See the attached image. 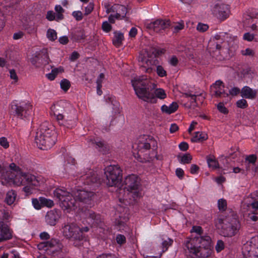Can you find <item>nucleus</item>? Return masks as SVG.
<instances>
[{
    "label": "nucleus",
    "instance_id": "5",
    "mask_svg": "<svg viewBox=\"0 0 258 258\" xmlns=\"http://www.w3.org/2000/svg\"><path fill=\"white\" fill-rule=\"evenodd\" d=\"M139 60L143 71L146 73H153L156 67V73L159 77H164L167 76V73L164 68L159 65L157 60L150 55L147 51H142L139 55Z\"/></svg>",
    "mask_w": 258,
    "mask_h": 258
},
{
    "label": "nucleus",
    "instance_id": "58",
    "mask_svg": "<svg viewBox=\"0 0 258 258\" xmlns=\"http://www.w3.org/2000/svg\"><path fill=\"white\" fill-rule=\"evenodd\" d=\"M254 38V35L250 33H246L243 35V39L248 41H251Z\"/></svg>",
    "mask_w": 258,
    "mask_h": 258
},
{
    "label": "nucleus",
    "instance_id": "57",
    "mask_svg": "<svg viewBox=\"0 0 258 258\" xmlns=\"http://www.w3.org/2000/svg\"><path fill=\"white\" fill-rule=\"evenodd\" d=\"M241 53L243 55L252 56L254 54V51L252 49L248 48L245 50H242Z\"/></svg>",
    "mask_w": 258,
    "mask_h": 258
},
{
    "label": "nucleus",
    "instance_id": "61",
    "mask_svg": "<svg viewBox=\"0 0 258 258\" xmlns=\"http://www.w3.org/2000/svg\"><path fill=\"white\" fill-rule=\"evenodd\" d=\"M179 148L180 150L185 151L188 148V145L187 143L183 142L179 145Z\"/></svg>",
    "mask_w": 258,
    "mask_h": 258
},
{
    "label": "nucleus",
    "instance_id": "13",
    "mask_svg": "<svg viewBox=\"0 0 258 258\" xmlns=\"http://www.w3.org/2000/svg\"><path fill=\"white\" fill-rule=\"evenodd\" d=\"M257 238H251L243 246L242 253L243 258H258Z\"/></svg>",
    "mask_w": 258,
    "mask_h": 258
},
{
    "label": "nucleus",
    "instance_id": "19",
    "mask_svg": "<svg viewBox=\"0 0 258 258\" xmlns=\"http://www.w3.org/2000/svg\"><path fill=\"white\" fill-rule=\"evenodd\" d=\"M211 93L212 96L216 97H227L228 94L225 92L223 83L220 81H216L210 88Z\"/></svg>",
    "mask_w": 258,
    "mask_h": 258
},
{
    "label": "nucleus",
    "instance_id": "50",
    "mask_svg": "<svg viewBox=\"0 0 258 258\" xmlns=\"http://www.w3.org/2000/svg\"><path fill=\"white\" fill-rule=\"evenodd\" d=\"M208 28V25L203 23H199L197 27V29L201 32H204L207 31Z\"/></svg>",
    "mask_w": 258,
    "mask_h": 258
},
{
    "label": "nucleus",
    "instance_id": "3",
    "mask_svg": "<svg viewBox=\"0 0 258 258\" xmlns=\"http://www.w3.org/2000/svg\"><path fill=\"white\" fill-rule=\"evenodd\" d=\"M132 84L137 96L145 101L156 103V98L164 100L167 97V94L162 88L155 89L153 94L147 91V89L150 88H155L156 84L151 82L147 76L136 77L132 80Z\"/></svg>",
    "mask_w": 258,
    "mask_h": 258
},
{
    "label": "nucleus",
    "instance_id": "8",
    "mask_svg": "<svg viewBox=\"0 0 258 258\" xmlns=\"http://www.w3.org/2000/svg\"><path fill=\"white\" fill-rule=\"evenodd\" d=\"M89 231L87 227L80 228L78 226L72 224L67 225L63 227V235L69 238H72L75 241L74 244L75 246H79L78 241H81L84 238V232Z\"/></svg>",
    "mask_w": 258,
    "mask_h": 258
},
{
    "label": "nucleus",
    "instance_id": "41",
    "mask_svg": "<svg viewBox=\"0 0 258 258\" xmlns=\"http://www.w3.org/2000/svg\"><path fill=\"white\" fill-rule=\"evenodd\" d=\"M191 159L192 157L189 154H185L181 157L180 162L183 164H188Z\"/></svg>",
    "mask_w": 258,
    "mask_h": 258
},
{
    "label": "nucleus",
    "instance_id": "16",
    "mask_svg": "<svg viewBox=\"0 0 258 258\" xmlns=\"http://www.w3.org/2000/svg\"><path fill=\"white\" fill-rule=\"evenodd\" d=\"M70 106L69 104L63 101H60L53 104L50 107L51 113L56 117L57 119L63 118V114L67 113V109Z\"/></svg>",
    "mask_w": 258,
    "mask_h": 258
},
{
    "label": "nucleus",
    "instance_id": "46",
    "mask_svg": "<svg viewBox=\"0 0 258 258\" xmlns=\"http://www.w3.org/2000/svg\"><path fill=\"white\" fill-rule=\"evenodd\" d=\"M236 105L238 108H245L247 107L248 104L246 100L241 99L236 102Z\"/></svg>",
    "mask_w": 258,
    "mask_h": 258
},
{
    "label": "nucleus",
    "instance_id": "42",
    "mask_svg": "<svg viewBox=\"0 0 258 258\" xmlns=\"http://www.w3.org/2000/svg\"><path fill=\"white\" fill-rule=\"evenodd\" d=\"M217 108L218 111L224 114L228 113V109L225 107L223 102H220L217 105Z\"/></svg>",
    "mask_w": 258,
    "mask_h": 258
},
{
    "label": "nucleus",
    "instance_id": "36",
    "mask_svg": "<svg viewBox=\"0 0 258 258\" xmlns=\"http://www.w3.org/2000/svg\"><path fill=\"white\" fill-rule=\"evenodd\" d=\"M68 163L65 165L64 169L68 173H70L71 169H74L75 160L71 157H69L67 159Z\"/></svg>",
    "mask_w": 258,
    "mask_h": 258
},
{
    "label": "nucleus",
    "instance_id": "4",
    "mask_svg": "<svg viewBox=\"0 0 258 258\" xmlns=\"http://www.w3.org/2000/svg\"><path fill=\"white\" fill-rule=\"evenodd\" d=\"M35 141L38 147L41 149L51 148L56 141L54 126L47 122L42 123L36 132Z\"/></svg>",
    "mask_w": 258,
    "mask_h": 258
},
{
    "label": "nucleus",
    "instance_id": "47",
    "mask_svg": "<svg viewBox=\"0 0 258 258\" xmlns=\"http://www.w3.org/2000/svg\"><path fill=\"white\" fill-rule=\"evenodd\" d=\"M46 18L49 21H56V14L52 11H49L47 12Z\"/></svg>",
    "mask_w": 258,
    "mask_h": 258
},
{
    "label": "nucleus",
    "instance_id": "64",
    "mask_svg": "<svg viewBox=\"0 0 258 258\" xmlns=\"http://www.w3.org/2000/svg\"><path fill=\"white\" fill-rule=\"evenodd\" d=\"M63 71V69L61 67H59L57 68H54L51 70L52 72H53V73L56 76L59 74L62 73Z\"/></svg>",
    "mask_w": 258,
    "mask_h": 258
},
{
    "label": "nucleus",
    "instance_id": "11",
    "mask_svg": "<svg viewBox=\"0 0 258 258\" xmlns=\"http://www.w3.org/2000/svg\"><path fill=\"white\" fill-rule=\"evenodd\" d=\"M11 112L21 118H26L33 112L32 105L28 102L13 104L11 105Z\"/></svg>",
    "mask_w": 258,
    "mask_h": 258
},
{
    "label": "nucleus",
    "instance_id": "14",
    "mask_svg": "<svg viewBox=\"0 0 258 258\" xmlns=\"http://www.w3.org/2000/svg\"><path fill=\"white\" fill-rule=\"evenodd\" d=\"M211 11L215 17L221 21L225 20L229 17L230 15L229 6L223 3H218L212 6Z\"/></svg>",
    "mask_w": 258,
    "mask_h": 258
},
{
    "label": "nucleus",
    "instance_id": "40",
    "mask_svg": "<svg viewBox=\"0 0 258 258\" xmlns=\"http://www.w3.org/2000/svg\"><path fill=\"white\" fill-rule=\"evenodd\" d=\"M60 85L61 88L64 91H67L69 89L70 87L71 84L69 80L67 79H63L61 81L60 83Z\"/></svg>",
    "mask_w": 258,
    "mask_h": 258
},
{
    "label": "nucleus",
    "instance_id": "35",
    "mask_svg": "<svg viewBox=\"0 0 258 258\" xmlns=\"http://www.w3.org/2000/svg\"><path fill=\"white\" fill-rule=\"evenodd\" d=\"M207 163L210 168L216 169L219 167V164L217 161L213 156H209L207 158Z\"/></svg>",
    "mask_w": 258,
    "mask_h": 258
},
{
    "label": "nucleus",
    "instance_id": "9",
    "mask_svg": "<svg viewBox=\"0 0 258 258\" xmlns=\"http://www.w3.org/2000/svg\"><path fill=\"white\" fill-rule=\"evenodd\" d=\"M121 170L117 165H109L104 169L106 184L109 186H116L121 179Z\"/></svg>",
    "mask_w": 258,
    "mask_h": 258
},
{
    "label": "nucleus",
    "instance_id": "2",
    "mask_svg": "<svg viewBox=\"0 0 258 258\" xmlns=\"http://www.w3.org/2000/svg\"><path fill=\"white\" fill-rule=\"evenodd\" d=\"M190 232L197 235L186 242L185 245L189 252L194 258L209 257L212 253L211 237L208 235L201 236L203 230L199 226H193Z\"/></svg>",
    "mask_w": 258,
    "mask_h": 258
},
{
    "label": "nucleus",
    "instance_id": "21",
    "mask_svg": "<svg viewBox=\"0 0 258 258\" xmlns=\"http://www.w3.org/2000/svg\"><path fill=\"white\" fill-rule=\"evenodd\" d=\"M59 123L67 128H72L76 124V119L75 115H69L68 113H65L63 114V118L58 120Z\"/></svg>",
    "mask_w": 258,
    "mask_h": 258
},
{
    "label": "nucleus",
    "instance_id": "43",
    "mask_svg": "<svg viewBox=\"0 0 258 258\" xmlns=\"http://www.w3.org/2000/svg\"><path fill=\"white\" fill-rule=\"evenodd\" d=\"M228 94V97L229 96H235L239 94V93L241 94V90L240 89L236 87H233L231 88L229 90V93H227Z\"/></svg>",
    "mask_w": 258,
    "mask_h": 258
},
{
    "label": "nucleus",
    "instance_id": "55",
    "mask_svg": "<svg viewBox=\"0 0 258 258\" xmlns=\"http://www.w3.org/2000/svg\"><path fill=\"white\" fill-rule=\"evenodd\" d=\"M30 61L33 65H36L37 67H39V64L41 63V62L40 61L39 57H38L36 55L33 56L30 59Z\"/></svg>",
    "mask_w": 258,
    "mask_h": 258
},
{
    "label": "nucleus",
    "instance_id": "62",
    "mask_svg": "<svg viewBox=\"0 0 258 258\" xmlns=\"http://www.w3.org/2000/svg\"><path fill=\"white\" fill-rule=\"evenodd\" d=\"M176 176L180 179H182L184 175V171L180 168L176 169Z\"/></svg>",
    "mask_w": 258,
    "mask_h": 258
},
{
    "label": "nucleus",
    "instance_id": "1",
    "mask_svg": "<svg viewBox=\"0 0 258 258\" xmlns=\"http://www.w3.org/2000/svg\"><path fill=\"white\" fill-rule=\"evenodd\" d=\"M9 168L10 172H8L7 175H3L2 183L21 186L26 181L28 185L23 187V190L26 193H30L33 188L40 186L45 181V179L41 176H36L23 172L14 163L10 164Z\"/></svg>",
    "mask_w": 258,
    "mask_h": 258
},
{
    "label": "nucleus",
    "instance_id": "31",
    "mask_svg": "<svg viewBox=\"0 0 258 258\" xmlns=\"http://www.w3.org/2000/svg\"><path fill=\"white\" fill-rule=\"evenodd\" d=\"M208 136L207 134L204 132H197L195 133V135L191 139L192 142H200L206 141L208 139Z\"/></svg>",
    "mask_w": 258,
    "mask_h": 258
},
{
    "label": "nucleus",
    "instance_id": "48",
    "mask_svg": "<svg viewBox=\"0 0 258 258\" xmlns=\"http://www.w3.org/2000/svg\"><path fill=\"white\" fill-rule=\"evenodd\" d=\"M0 145L4 149H8L9 147V142L6 137L0 138Z\"/></svg>",
    "mask_w": 258,
    "mask_h": 258
},
{
    "label": "nucleus",
    "instance_id": "26",
    "mask_svg": "<svg viewBox=\"0 0 258 258\" xmlns=\"http://www.w3.org/2000/svg\"><path fill=\"white\" fill-rule=\"evenodd\" d=\"M257 91L248 86H244L241 90V96L243 98L248 99H254L256 98Z\"/></svg>",
    "mask_w": 258,
    "mask_h": 258
},
{
    "label": "nucleus",
    "instance_id": "27",
    "mask_svg": "<svg viewBox=\"0 0 258 258\" xmlns=\"http://www.w3.org/2000/svg\"><path fill=\"white\" fill-rule=\"evenodd\" d=\"M17 200V194L15 190L11 189L6 192L4 201L8 205L14 204Z\"/></svg>",
    "mask_w": 258,
    "mask_h": 258
},
{
    "label": "nucleus",
    "instance_id": "25",
    "mask_svg": "<svg viewBox=\"0 0 258 258\" xmlns=\"http://www.w3.org/2000/svg\"><path fill=\"white\" fill-rule=\"evenodd\" d=\"M75 198L81 201L87 202V201L91 199L94 196V194L92 191H88L84 190H78L74 192Z\"/></svg>",
    "mask_w": 258,
    "mask_h": 258
},
{
    "label": "nucleus",
    "instance_id": "28",
    "mask_svg": "<svg viewBox=\"0 0 258 258\" xmlns=\"http://www.w3.org/2000/svg\"><path fill=\"white\" fill-rule=\"evenodd\" d=\"M178 108V105L176 102H173L169 105L165 104L161 107V110L163 113L170 114L175 112Z\"/></svg>",
    "mask_w": 258,
    "mask_h": 258
},
{
    "label": "nucleus",
    "instance_id": "52",
    "mask_svg": "<svg viewBox=\"0 0 258 258\" xmlns=\"http://www.w3.org/2000/svg\"><path fill=\"white\" fill-rule=\"evenodd\" d=\"M116 240L118 244L121 245L125 243L126 238L124 235L118 234L116 237Z\"/></svg>",
    "mask_w": 258,
    "mask_h": 258
},
{
    "label": "nucleus",
    "instance_id": "33",
    "mask_svg": "<svg viewBox=\"0 0 258 258\" xmlns=\"http://www.w3.org/2000/svg\"><path fill=\"white\" fill-rule=\"evenodd\" d=\"M56 16V21H58L63 19L64 9L60 5H56L54 8Z\"/></svg>",
    "mask_w": 258,
    "mask_h": 258
},
{
    "label": "nucleus",
    "instance_id": "56",
    "mask_svg": "<svg viewBox=\"0 0 258 258\" xmlns=\"http://www.w3.org/2000/svg\"><path fill=\"white\" fill-rule=\"evenodd\" d=\"M72 15L77 21H80L83 19V15L81 11H74L73 12Z\"/></svg>",
    "mask_w": 258,
    "mask_h": 258
},
{
    "label": "nucleus",
    "instance_id": "60",
    "mask_svg": "<svg viewBox=\"0 0 258 258\" xmlns=\"http://www.w3.org/2000/svg\"><path fill=\"white\" fill-rule=\"evenodd\" d=\"M174 29L175 31H178L180 30H182L184 27V25L183 22H179L177 24H175L174 26Z\"/></svg>",
    "mask_w": 258,
    "mask_h": 258
},
{
    "label": "nucleus",
    "instance_id": "34",
    "mask_svg": "<svg viewBox=\"0 0 258 258\" xmlns=\"http://www.w3.org/2000/svg\"><path fill=\"white\" fill-rule=\"evenodd\" d=\"M86 218L87 219V222L89 224H94L97 216L91 211H87L85 213Z\"/></svg>",
    "mask_w": 258,
    "mask_h": 258
},
{
    "label": "nucleus",
    "instance_id": "45",
    "mask_svg": "<svg viewBox=\"0 0 258 258\" xmlns=\"http://www.w3.org/2000/svg\"><path fill=\"white\" fill-rule=\"evenodd\" d=\"M40 203V197H39L38 199H33L32 200V205L34 208L36 210H40L42 208Z\"/></svg>",
    "mask_w": 258,
    "mask_h": 258
},
{
    "label": "nucleus",
    "instance_id": "17",
    "mask_svg": "<svg viewBox=\"0 0 258 258\" xmlns=\"http://www.w3.org/2000/svg\"><path fill=\"white\" fill-rule=\"evenodd\" d=\"M39 250L46 251L48 254H52L60 249L61 246L58 242L55 239L50 241L42 242L38 244Z\"/></svg>",
    "mask_w": 258,
    "mask_h": 258
},
{
    "label": "nucleus",
    "instance_id": "54",
    "mask_svg": "<svg viewBox=\"0 0 258 258\" xmlns=\"http://www.w3.org/2000/svg\"><path fill=\"white\" fill-rule=\"evenodd\" d=\"M102 28L104 31L108 32L111 30L112 27L108 22L105 21L102 23Z\"/></svg>",
    "mask_w": 258,
    "mask_h": 258
},
{
    "label": "nucleus",
    "instance_id": "37",
    "mask_svg": "<svg viewBox=\"0 0 258 258\" xmlns=\"http://www.w3.org/2000/svg\"><path fill=\"white\" fill-rule=\"evenodd\" d=\"M46 37L49 40L54 41L57 39V33L54 29L49 28L47 31Z\"/></svg>",
    "mask_w": 258,
    "mask_h": 258
},
{
    "label": "nucleus",
    "instance_id": "59",
    "mask_svg": "<svg viewBox=\"0 0 258 258\" xmlns=\"http://www.w3.org/2000/svg\"><path fill=\"white\" fill-rule=\"evenodd\" d=\"M104 79V75L101 73L99 75V77L97 80V84L98 85V88H101L102 87L101 83Z\"/></svg>",
    "mask_w": 258,
    "mask_h": 258
},
{
    "label": "nucleus",
    "instance_id": "24",
    "mask_svg": "<svg viewBox=\"0 0 258 258\" xmlns=\"http://www.w3.org/2000/svg\"><path fill=\"white\" fill-rule=\"evenodd\" d=\"M12 236V231L9 227L0 222V242L9 240Z\"/></svg>",
    "mask_w": 258,
    "mask_h": 258
},
{
    "label": "nucleus",
    "instance_id": "6",
    "mask_svg": "<svg viewBox=\"0 0 258 258\" xmlns=\"http://www.w3.org/2000/svg\"><path fill=\"white\" fill-rule=\"evenodd\" d=\"M216 226L221 229V234L225 237H232L237 234L240 224L236 218H219L216 222Z\"/></svg>",
    "mask_w": 258,
    "mask_h": 258
},
{
    "label": "nucleus",
    "instance_id": "12",
    "mask_svg": "<svg viewBox=\"0 0 258 258\" xmlns=\"http://www.w3.org/2000/svg\"><path fill=\"white\" fill-rule=\"evenodd\" d=\"M246 209L250 212H256L258 210V191H255L245 198L241 205L242 212H246Z\"/></svg>",
    "mask_w": 258,
    "mask_h": 258
},
{
    "label": "nucleus",
    "instance_id": "15",
    "mask_svg": "<svg viewBox=\"0 0 258 258\" xmlns=\"http://www.w3.org/2000/svg\"><path fill=\"white\" fill-rule=\"evenodd\" d=\"M124 184L125 189L136 194L141 187V179L137 175H129L125 178Z\"/></svg>",
    "mask_w": 258,
    "mask_h": 258
},
{
    "label": "nucleus",
    "instance_id": "44",
    "mask_svg": "<svg viewBox=\"0 0 258 258\" xmlns=\"http://www.w3.org/2000/svg\"><path fill=\"white\" fill-rule=\"evenodd\" d=\"M218 208L220 210L225 211L227 208V202L224 199H221L218 201Z\"/></svg>",
    "mask_w": 258,
    "mask_h": 258
},
{
    "label": "nucleus",
    "instance_id": "63",
    "mask_svg": "<svg viewBox=\"0 0 258 258\" xmlns=\"http://www.w3.org/2000/svg\"><path fill=\"white\" fill-rule=\"evenodd\" d=\"M199 170V167L197 165H196L195 164L191 165L190 168V171L191 174L197 173Z\"/></svg>",
    "mask_w": 258,
    "mask_h": 258
},
{
    "label": "nucleus",
    "instance_id": "23",
    "mask_svg": "<svg viewBox=\"0 0 258 258\" xmlns=\"http://www.w3.org/2000/svg\"><path fill=\"white\" fill-rule=\"evenodd\" d=\"M60 213L56 210L48 212L45 216L46 222L50 225L53 226L60 218Z\"/></svg>",
    "mask_w": 258,
    "mask_h": 258
},
{
    "label": "nucleus",
    "instance_id": "38",
    "mask_svg": "<svg viewBox=\"0 0 258 258\" xmlns=\"http://www.w3.org/2000/svg\"><path fill=\"white\" fill-rule=\"evenodd\" d=\"M40 204L42 207H46L47 208H51L54 206L53 201L51 200L44 197H40Z\"/></svg>",
    "mask_w": 258,
    "mask_h": 258
},
{
    "label": "nucleus",
    "instance_id": "20",
    "mask_svg": "<svg viewBox=\"0 0 258 258\" xmlns=\"http://www.w3.org/2000/svg\"><path fill=\"white\" fill-rule=\"evenodd\" d=\"M170 23L168 20H157L146 24L148 29L156 32H160L161 30L167 28Z\"/></svg>",
    "mask_w": 258,
    "mask_h": 258
},
{
    "label": "nucleus",
    "instance_id": "39",
    "mask_svg": "<svg viewBox=\"0 0 258 258\" xmlns=\"http://www.w3.org/2000/svg\"><path fill=\"white\" fill-rule=\"evenodd\" d=\"M244 215H247L248 217L253 221H256L258 219L257 216V212H250L249 210L246 209V212H242Z\"/></svg>",
    "mask_w": 258,
    "mask_h": 258
},
{
    "label": "nucleus",
    "instance_id": "22",
    "mask_svg": "<svg viewBox=\"0 0 258 258\" xmlns=\"http://www.w3.org/2000/svg\"><path fill=\"white\" fill-rule=\"evenodd\" d=\"M153 142L152 138L147 136H144L140 138L138 143V149L141 152L149 150L151 144Z\"/></svg>",
    "mask_w": 258,
    "mask_h": 258
},
{
    "label": "nucleus",
    "instance_id": "18",
    "mask_svg": "<svg viewBox=\"0 0 258 258\" xmlns=\"http://www.w3.org/2000/svg\"><path fill=\"white\" fill-rule=\"evenodd\" d=\"M198 95L192 93L190 91L183 93L181 95V101L183 106L188 109H194L197 106L196 98Z\"/></svg>",
    "mask_w": 258,
    "mask_h": 258
},
{
    "label": "nucleus",
    "instance_id": "30",
    "mask_svg": "<svg viewBox=\"0 0 258 258\" xmlns=\"http://www.w3.org/2000/svg\"><path fill=\"white\" fill-rule=\"evenodd\" d=\"M173 240L168 237H165L162 239V249L160 251L159 255L155 256V258H160L162 253L167 250L168 248L172 244Z\"/></svg>",
    "mask_w": 258,
    "mask_h": 258
},
{
    "label": "nucleus",
    "instance_id": "7",
    "mask_svg": "<svg viewBox=\"0 0 258 258\" xmlns=\"http://www.w3.org/2000/svg\"><path fill=\"white\" fill-rule=\"evenodd\" d=\"M54 196L59 201L60 206L66 212L70 213L78 207V202L72 195L63 188H57L53 191Z\"/></svg>",
    "mask_w": 258,
    "mask_h": 258
},
{
    "label": "nucleus",
    "instance_id": "53",
    "mask_svg": "<svg viewBox=\"0 0 258 258\" xmlns=\"http://www.w3.org/2000/svg\"><path fill=\"white\" fill-rule=\"evenodd\" d=\"M256 156L255 155H250L247 156L246 158V161L248 162V164H253L255 163L256 160Z\"/></svg>",
    "mask_w": 258,
    "mask_h": 258
},
{
    "label": "nucleus",
    "instance_id": "32",
    "mask_svg": "<svg viewBox=\"0 0 258 258\" xmlns=\"http://www.w3.org/2000/svg\"><path fill=\"white\" fill-rule=\"evenodd\" d=\"M123 40V35L122 33L120 32H115L114 33V37L113 38L112 41L113 44L116 46H120Z\"/></svg>",
    "mask_w": 258,
    "mask_h": 258
},
{
    "label": "nucleus",
    "instance_id": "29",
    "mask_svg": "<svg viewBox=\"0 0 258 258\" xmlns=\"http://www.w3.org/2000/svg\"><path fill=\"white\" fill-rule=\"evenodd\" d=\"M221 39H220V36L219 35H216L210 41L208 45L209 49L214 50V49L219 50L221 48Z\"/></svg>",
    "mask_w": 258,
    "mask_h": 258
},
{
    "label": "nucleus",
    "instance_id": "51",
    "mask_svg": "<svg viewBox=\"0 0 258 258\" xmlns=\"http://www.w3.org/2000/svg\"><path fill=\"white\" fill-rule=\"evenodd\" d=\"M10 77L13 80L12 83H16L18 80V77L14 70H10Z\"/></svg>",
    "mask_w": 258,
    "mask_h": 258
},
{
    "label": "nucleus",
    "instance_id": "49",
    "mask_svg": "<svg viewBox=\"0 0 258 258\" xmlns=\"http://www.w3.org/2000/svg\"><path fill=\"white\" fill-rule=\"evenodd\" d=\"M224 247L225 245L223 241L221 240H219L216 245L215 249L217 252H219L224 248Z\"/></svg>",
    "mask_w": 258,
    "mask_h": 258
},
{
    "label": "nucleus",
    "instance_id": "10",
    "mask_svg": "<svg viewBox=\"0 0 258 258\" xmlns=\"http://www.w3.org/2000/svg\"><path fill=\"white\" fill-rule=\"evenodd\" d=\"M105 9L107 14L110 13L108 20L111 23H114L116 19H122L125 18L127 12V9L125 6L118 4H115L111 7L105 5Z\"/></svg>",
    "mask_w": 258,
    "mask_h": 258
}]
</instances>
